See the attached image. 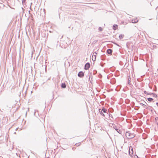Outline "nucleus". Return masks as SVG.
<instances>
[{
    "mask_svg": "<svg viewBox=\"0 0 158 158\" xmlns=\"http://www.w3.org/2000/svg\"><path fill=\"white\" fill-rule=\"evenodd\" d=\"M125 153L126 154H127V153Z\"/></svg>",
    "mask_w": 158,
    "mask_h": 158,
    "instance_id": "cd10ccee",
    "label": "nucleus"
},
{
    "mask_svg": "<svg viewBox=\"0 0 158 158\" xmlns=\"http://www.w3.org/2000/svg\"><path fill=\"white\" fill-rule=\"evenodd\" d=\"M155 121L156 123L158 125V117H156L155 118Z\"/></svg>",
    "mask_w": 158,
    "mask_h": 158,
    "instance_id": "dca6fc26",
    "label": "nucleus"
},
{
    "mask_svg": "<svg viewBox=\"0 0 158 158\" xmlns=\"http://www.w3.org/2000/svg\"><path fill=\"white\" fill-rule=\"evenodd\" d=\"M133 149H127V152L129 153L130 156L132 157L134 155Z\"/></svg>",
    "mask_w": 158,
    "mask_h": 158,
    "instance_id": "f03ea898",
    "label": "nucleus"
},
{
    "mask_svg": "<svg viewBox=\"0 0 158 158\" xmlns=\"http://www.w3.org/2000/svg\"><path fill=\"white\" fill-rule=\"evenodd\" d=\"M144 93L145 94H148V92H147V91H144Z\"/></svg>",
    "mask_w": 158,
    "mask_h": 158,
    "instance_id": "6ab92c4d",
    "label": "nucleus"
},
{
    "mask_svg": "<svg viewBox=\"0 0 158 158\" xmlns=\"http://www.w3.org/2000/svg\"><path fill=\"white\" fill-rule=\"evenodd\" d=\"M97 55V53L96 52H94L93 53L92 56V59L93 61H95V60Z\"/></svg>",
    "mask_w": 158,
    "mask_h": 158,
    "instance_id": "7ed1b4c3",
    "label": "nucleus"
},
{
    "mask_svg": "<svg viewBox=\"0 0 158 158\" xmlns=\"http://www.w3.org/2000/svg\"><path fill=\"white\" fill-rule=\"evenodd\" d=\"M102 110L104 113H106V111H107V110L103 107L102 108Z\"/></svg>",
    "mask_w": 158,
    "mask_h": 158,
    "instance_id": "9d476101",
    "label": "nucleus"
},
{
    "mask_svg": "<svg viewBox=\"0 0 158 158\" xmlns=\"http://www.w3.org/2000/svg\"><path fill=\"white\" fill-rule=\"evenodd\" d=\"M156 104L157 106H158V102H157L156 103Z\"/></svg>",
    "mask_w": 158,
    "mask_h": 158,
    "instance_id": "a878e982",
    "label": "nucleus"
},
{
    "mask_svg": "<svg viewBox=\"0 0 158 158\" xmlns=\"http://www.w3.org/2000/svg\"><path fill=\"white\" fill-rule=\"evenodd\" d=\"M99 30L100 31H101L102 30V28L101 27H99Z\"/></svg>",
    "mask_w": 158,
    "mask_h": 158,
    "instance_id": "a211bd4d",
    "label": "nucleus"
},
{
    "mask_svg": "<svg viewBox=\"0 0 158 158\" xmlns=\"http://www.w3.org/2000/svg\"><path fill=\"white\" fill-rule=\"evenodd\" d=\"M79 145H80V143H79L76 144V145L77 146H78Z\"/></svg>",
    "mask_w": 158,
    "mask_h": 158,
    "instance_id": "aec40b11",
    "label": "nucleus"
},
{
    "mask_svg": "<svg viewBox=\"0 0 158 158\" xmlns=\"http://www.w3.org/2000/svg\"><path fill=\"white\" fill-rule=\"evenodd\" d=\"M99 112L100 113V114L103 115V116H104L105 115H104V114L102 112V110L101 109H99Z\"/></svg>",
    "mask_w": 158,
    "mask_h": 158,
    "instance_id": "f8f14e48",
    "label": "nucleus"
},
{
    "mask_svg": "<svg viewBox=\"0 0 158 158\" xmlns=\"http://www.w3.org/2000/svg\"><path fill=\"white\" fill-rule=\"evenodd\" d=\"M107 52L108 54H111L112 52V51L111 49H108L107 51Z\"/></svg>",
    "mask_w": 158,
    "mask_h": 158,
    "instance_id": "6e6552de",
    "label": "nucleus"
},
{
    "mask_svg": "<svg viewBox=\"0 0 158 158\" xmlns=\"http://www.w3.org/2000/svg\"><path fill=\"white\" fill-rule=\"evenodd\" d=\"M90 66V64L89 63H87L85 66V70L88 69Z\"/></svg>",
    "mask_w": 158,
    "mask_h": 158,
    "instance_id": "20e7f679",
    "label": "nucleus"
},
{
    "mask_svg": "<svg viewBox=\"0 0 158 158\" xmlns=\"http://www.w3.org/2000/svg\"><path fill=\"white\" fill-rule=\"evenodd\" d=\"M136 157H138V156L136 155L135 154V156H134V158H136Z\"/></svg>",
    "mask_w": 158,
    "mask_h": 158,
    "instance_id": "4be33fe9",
    "label": "nucleus"
},
{
    "mask_svg": "<svg viewBox=\"0 0 158 158\" xmlns=\"http://www.w3.org/2000/svg\"><path fill=\"white\" fill-rule=\"evenodd\" d=\"M134 147L135 146L133 143H131L130 144L129 148H134Z\"/></svg>",
    "mask_w": 158,
    "mask_h": 158,
    "instance_id": "1a4fd4ad",
    "label": "nucleus"
},
{
    "mask_svg": "<svg viewBox=\"0 0 158 158\" xmlns=\"http://www.w3.org/2000/svg\"><path fill=\"white\" fill-rule=\"evenodd\" d=\"M138 21V19L137 18L133 19L132 20V22L133 23H136Z\"/></svg>",
    "mask_w": 158,
    "mask_h": 158,
    "instance_id": "0eeeda50",
    "label": "nucleus"
},
{
    "mask_svg": "<svg viewBox=\"0 0 158 158\" xmlns=\"http://www.w3.org/2000/svg\"><path fill=\"white\" fill-rule=\"evenodd\" d=\"M25 2V0H23V1H22V3H23V4H24V3Z\"/></svg>",
    "mask_w": 158,
    "mask_h": 158,
    "instance_id": "412c9836",
    "label": "nucleus"
},
{
    "mask_svg": "<svg viewBox=\"0 0 158 158\" xmlns=\"http://www.w3.org/2000/svg\"><path fill=\"white\" fill-rule=\"evenodd\" d=\"M140 104H141L143 106H145V105L143 104V103H140Z\"/></svg>",
    "mask_w": 158,
    "mask_h": 158,
    "instance_id": "b1692460",
    "label": "nucleus"
},
{
    "mask_svg": "<svg viewBox=\"0 0 158 158\" xmlns=\"http://www.w3.org/2000/svg\"><path fill=\"white\" fill-rule=\"evenodd\" d=\"M61 87L63 88H64L66 87V85L65 83H62L61 85Z\"/></svg>",
    "mask_w": 158,
    "mask_h": 158,
    "instance_id": "9b49d317",
    "label": "nucleus"
},
{
    "mask_svg": "<svg viewBox=\"0 0 158 158\" xmlns=\"http://www.w3.org/2000/svg\"><path fill=\"white\" fill-rule=\"evenodd\" d=\"M130 79H131V78L130 77H129V78H128V80H129V82H128L129 83L130 82Z\"/></svg>",
    "mask_w": 158,
    "mask_h": 158,
    "instance_id": "5701e85b",
    "label": "nucleus"
},
{
    "mask_svg": "<svg viewBox=\"0 0 158 158\" xmlns=\"http://www.w3.org/2000/svg\"><path fill=\"white\" fill-rule=\"evenodd\" d=\"M55 149H54V151H53V150H52V152H55Z\"/></svg>",
    "mask_w": 158,
    "mask_h": 158,
    "instance_id": "393cba45",
    "label": "nucleus"
},
{
    "mask_svg": "<svg viewBox=\"0 0 158 158\" xmlns=\"http://www.w3.org/2000/svg\"><path fill=\"white\" fill-rule=\"evenodd\" d=\"M152 94L153 95V97H154L155 98H157V96L156 94H153V93H152Z\"/></svg>",
    "mask_w": 158,
    "mask_h": 158,
    "instance_id": "f3484780",
    "label": "nucleus"
},
{
    "mask_svg": "<svg viewBox=\"0 0 158 158\" xmlns=\"http://www.w3.org/2000/svg\"><path fill=\"white\" fill-rule=\"evenodd\" d=\"M148 94H149V95H152V93H148Z\"/></svg>",
    "mask_w": 158,
    "mask_h": 158,
    "instance_id": "bb28decb",
    "label": "nucleus"
},
{
    "mask_svg": "<svg viewBox=\"0 0 158 158\" xmlns=\"http://www.w3.org/2000/svg\"><path fill=\"white\" fill-rule=\"evenodd\" d=\"M113 128L119 133H120L121 131L117 127L115 126H113Z\"/></svg>",
    "mask_w": 158,
    "mask_h": 158,
    "instance_id": "423d86ee",
    "label": "nucleus"
},
{
    "mask_svg": "<svg viewBox=\"0 0 158 158\" xmlns=\"http://www.w3.org/2000/svg\"><path fill=\"white\" fill-rule=\"evenodd\" d=\"M124 37V35L123 34H120L119 36V38L120 39L123 38Z\"/></svg>",
    "mask_w": 158,
    "mask_h": 158,
    "instance_id": "ddd939ff",
    "label": "nucleus"
},
{
    "mask_svg": "<svg viewBox=\"0 0 158 158\" xmlns=\"http://www.w3.org/2000/svg\"><path fill=\"white\" fill-rule=\"evenodd\" d=\"M125 135L126 137L128 139L133 138L135 136L134 134L131 133L130 131L127 132Z\"/></svg>",
    "mask_w": 158,
    "mask_h": 158,
    "instance_id": "f257e3e1",
    "label": "nucleus"
},
{
    "mask_svg": "<svg viewBox=\"0 0 158 158\" xmlns=\"http://www.w3.org/2000/svg\"><path fill=\"white\" fill-rule=\"evenodd\" d=\"M78 76L79 77H82L84 76V73L83 72H80L78 74Z\"/></svg>",
    "mask_w": 158,
    "mask_h": 158,
    "instance_id": "39448f33",
    "label": "nucleus"
},
{
    "mask_svg": "<svg viewBox=\"0 0 158 158\" xmlns=\"http://www.w3.org/2000/svg\"><path fill=\"white\" fill-rule=\"evenodd\" d=\"M153 99L152 98H148V100L149 102H152L153 100Z\"/></svg>",
    "mask_w": 158,
    "mask_h": 158,
    "instance_id": "2eb2a0df",
    "label": "nucleus"
},
{
    "mask_svg": "<svg viewBox=\"0 0 158 158\" xmlns=\"http://www.w3.org/2000/svg\"><path fill=\"white\" fill-rule=\"evenodd\" d=\"M117 27L118 26L117 25H114L113 26V29L114 30H115Z\"/></svg>",
    "mask_w": 158,
    "mask_h": 158,
    "instance_id": "4468645a",
    "label": "nucleus"
}]
</instances>
